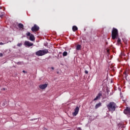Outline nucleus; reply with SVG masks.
<instances>
[{"mask_svg":"<svg viewBox=\"0 0 130 130\" xmlns=\"http://www.w3.org/2000/svg\"><path fill=\"white\" fill-rule=\"evenodd\" d=\"M107 107L109 111H111V112H113L115 111V110L116 109V108H117V105H116V104L115 103L111 102L107 105Z\"/></svg>","mask_w":130,"mask_h":130,"instance_id":"obj_1","label":"nucleus"},{"mask_svg":"<svg viewBox=\"0 0 130 130\" xmlns=\"http://www.w3.org/2000/svg\"><path fill=\"white\" fill-rule=\"evenodd\" d=\"M49 52L48 51V50L45 49L44 50H40L36 52V55H37L38 56H42L43 55H45V54H46Z\"/></svg>","mask_w":130,"mask_h":130,"instance_id":"obj_2","label":"nucleus"},{"mask_svg":"<svg viewBox=\"0 0 130 130\" xmlns=\"http://www.w3.org/2000/svg\"><path fill=\"white\" fill-rule=\"evenodd\" d=\"M118 36V30L115 28H113L112 31V38L114 40Z\"/></svg>","mask_w":130,"mask_h":130,"instance_id":"obj_3","label":"nucleus"},{"mask_svg":"<svg viewBox=\"0 0 130 130\" xmlns=\"http://www.w3.org/2000/svg\"><path fill=\"white\" fill-rule=\"evenodd\" d=\"M39 26L37 25V24H35L34 26L31 27L32 32H37V31L39 30Z\"/></svg>","mask_w":130,"mask_h":130,"instance_id":"obj_4","label":"nucleus"},{"mask_svg":"<svg viewBox=\"0 0 130 130\" xmlns=\"http://www.w3.org/2000/svg\"><path fill=\"white\" fill-rule=\"evenodd\" d=\"M24 44L26 47H30L34 45V44L30 42L29 41H25Z\"/></svg>","mask_w":130,"mask_h":130,"instance_id":"obj_5","label":"nucleus"},{"mask_svg":"<svg viewBox=\"0 0 130 130\" xmlns=\"http://www.w3.org/2000/svg\"><path fill=\"white\" fill-rule=\"evenodd\" d=\"M79 110H80L79 107H76L74 112L73 113V116H76L79 113Z\"/></svg>","mask_w":130,"mask_h":130,"instance_id":"obj_6","label":"nucleus"},{"mask_svg":"<svg viewBox=\"0 0 130 130\" xmlns=\"http://www.w3.org/2000/svg\"><path fill=\"white\" fill-rule=\"evenodd\" d=\"M47 86H48L47 84H42L39 85V88L40 89H42V90H44L45 88H47Z\"/></svg>","mask_w":130,"mask_h":130,"instance_id":"obj_7","label":"nucleus"},{"mask_svg":"<svg viewBox=\"0 0 130 130\" xmlns=\"http://www.w3.org/2000/svg\"><path fill=\"white\" fill-rule=\"evenodd\" d=\"M124 113L125 114H130V108L127 107L126 109L124 110Z\"/></svg>","mask_w":130,"mask_h":130,"instance_id":"obj_8","label":"nucleus"},{"mask_svg":"<svg viewBox=\"0 0 130 130\" xmlns=\"http://www.w3.org/2000/svg\"><path fill=\"white\" fill-rule=\"evenodd\" d=\"M102 96V94L101 93H98V95L96 96L95 99H94V101H96V100H98V99H100V97Z\"/></svg>","mask_w":130,"mask_h":130,"instance_id":"obj_9","label":"nucleus"},{"mask_svg":"<svg viewBox=\"0 0 130 130\" xmlns=\"http://www.w3.org/2000/svg\"><path fill=\"white\" fill-rule=\"evenodd\" d=\"M29 40H30V41H34V40H35V37H34L33 35H31V36H29Z\"/></svg>","mask_w":130,"mask_h":130,"instance_id":"obj_10","label":"nucleus"},{"mask_svg":"<svg viewBox=\"0 0 130 130\" xmlns=\"http://www.w3.org/2000/svg\"><path fill=\"white\" fill-rule=\"evenodd\" d=\"M72 30H73V31H74V32H76V31H77L78 30V27H77V26H76V25H74L72 27Z\"/></svg>","mask_w":130,"mask_h":130,"instance_id":"obj_11","label":"nucleus"},{"mask_svg":"<svg viewBox=\"0 0 130 130\" xmlns=\"http://www.w3.org/2000/svg\"><path fill=\"white\" fill-rule=\"evenodd\" d=\"M18 27H19V28L21 29H24V25H23V24H22V23H19V24H18Z\"/></svg>","mask_w":130,"mask_h":130,"instance_id":"obj_12","label":"nucleus"},{"mask_svg":"<svg viewBox=\"0 0 130 130\" xmlns=\"http://www.w3.org/2000/svg\"><path fill=\"white\" fill-rule=\"evenodd\" d=\"M101 106H102L101 103H99V104H98L95 105V109H97L99 108V107H100Z\"/></svg>","mask_w":130,"mask_h":130,"instance_id":"obj_13","label":"nucleus"},{"mask_svg":"<svg viewBox=\"0 0 130 130\" xmlns=\"http://www.w3.org/2000/svg\"><path fill=\"white\" fill-rule=\"evenodd\" d=\"M76 49L77 50H80V49H81V45H78L76 47Z\"/></svg>","mask_w":130,"mask_h":130,"instance_id":"obj_14","label":"nucleus"},{"mask_svg":"<svg viewBox=\"0 0 130 130\" xmlns=\"http://www.w3.org/2000/svg\"><path fill=\"white\" fill-rule=\"evenodd\" d=\"M67 55H68V52L67 51H64L63 54H62V56H67Z\"/></svg>","mask_w":130,"mask_h":130,"instance_id":"obj_15","label":"nucleus"},{"mask_svg":"<svg viewBox=\"0 0 130 130\" xmlns=\"http://www.w3.org/2000/svg\"><path fill=\"white\" fill-rule=\"evenodd\" d=\"M31 35H32V34H31V33H30V32H28L27 34H26V36H31Z\"/></svg>","mask_w":130,"mask_h":130,"instance_id":"obj_16","label":"nucleus"},{"mask_svg":"<svg viewBox=\"0 0 130 130\" xmlns=\"http://www.w3.org/2000/svg\"><path fill=\"white\" fill-rule=\"evenodd\" d=\"M120 41H121V40L120 39V38H118L117 42H118V43H119L120 42Z\"/></svg>","mask_w":130,"mask_h":130,"instance_id":"obj_17","label":"nucleus"},{"mask_svg":"<svg viewBox=\"0 0 130 130\" xmlns=\"http://www.w3.org/2000/svg\"><path fill=\"white\" fill-rule=\"evenodd\" d=\"M17 46H19V47L22 46V44H20V43L18 44Z\"/></svg>","mask_w":130,"mask_h":130,"instance_id":"obj_18","label":"nucleus"},{"mask_svg":"<svg viewBox=\"0 0 130 130\" xmlns=\"http://www.w3.org/2000/svg\"><path fill=\"white\" fill-rule=\"evenodd\" d=\"M0 45H4V43L0 42Z\"/></svg>","mask_w":130,"mask_h":130,"instance_id":"obj_19","label":"nucleus"},{"mask_svg":"<svg viewBox=\"0 0 130 130\" xmlns=\"http://www.w3.org/2000/svg\"><path fill=\"white\" fill-rule=\"evenodd\" d=\"M3 53H0V56H1V57H2V56H3Z\"/></svg>","mask_w":130,"mask_h":130,"instance_id":"obj_20","label":"nucleus"},{"mask_svg":"<svg viewBox=\"0 0 130 130\" xmlns=\"http://www.w3.org/2000/svg\"><path fill=\"white\" fill-rule=\"evenodd\" d=\"M85 74H88V73H89V72H88V71H85Z\"/></svg>","mask_w":130,"mask_h":130,"instance_id":"obj_21","label":"nucleus"},{"mask_svg":"<svg viewBox=\"0 0 130 130\" xmlns=\"http://www.w3.org/2000/svg\"><path fill=\"white\" fill-rule=\"evenodd\" d=\"M2 90H3L4 91H5L6 90L5 88H3Z\"/></svg>","mask_w":130,"mask_h":130,"instance_id":"obj_22","label":"nucleus"},{"mask_svg":"<svg viewBox=\"0 0 130 130\" xmlns=\"http://www.w3.org/2000/svg\"><path fill=\"white\" fill-rule=\"evenodd\" d=\"M22 72H23V73H24V74L26 73V71H24V70H23Z\"/></svg>","mask_w":130,"mask_h":130,"instance_id":"obj_23","label":"nucleus"},{"mask_svg":"<svg viewBox=\"0 0 130 130\" xmlns=\"http://www.w3.org/2000/svg\"><path fill=\"white\" fill-rule=\"evenodd\" d=\"M52 70H54V68L53 67H51Z\"/></svg>","mask_w":130,"mask_h":130,"instance_id":"obj_24","label":"nucleus"},{"mask_svg":"<svg viewBox=\"0 0 130 130\" xmlns=\"http://www.w3.org/2000/svg\"><path fill=\"white\" fill-rule=\"evenodd\" d=\"M2 7L0 6V10H2Z\"/></svg>","mask_w":130,"mask_h":130,"instance_id":"obj_25","label":"nucleus"},{"mask_svg":"<svg viewBox=\"0 0 130 130\" xmlns=\"http://www.w3.org/2000/svg\"><path fill=\"white\" fill-rule=\"evenodd\" d=\"M125 77H127V75H126V74H125Z\"/></svg>","mask_w":130,"mask_h":130,"instance_id":"obj_26","label":"nucleus"}]
</instances>
